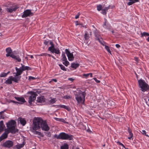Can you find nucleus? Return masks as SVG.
I'll list each match as a JSON object with an SVG mask.
<instances>
[{"label":"nucleus","instance_id":"1","mask_svg":"<svg viewBox=\"0 0 149 149\" xmlns=\"http://www.w3.org/2000/svg\"><path fill=\"white\" fill-rule=\"evenodd\" d=\"M86 93L85 91H82L79 90L75 94V99L78 103H84Z\"/></svg>","mask_w":149,"mask_h":149},{"label":"nucleus","instance_id":"2","mask_svg":"<svg viewBox=\"0 0 149 149\" xmlns=\"http://www.w3.org/2000/svg\"><path fill=\"white\" fill-rule=\"evenodd\" d=\"M43 120L41 118L35 117L33 120V130H39Z\"/></svg>","mask_w":149,"mask_h":149},{"label":"nucleus","instance_id":"3","mask_svg":"<svg viewBox=\"0 0 149 149\" xmlns=\"http://www.w3.org/2000/svg\"><path fill=\"white\" fill-rule=\"evenodd\" d=\"M55 138L57 139H61L62 140H72L73 139V136L72 135H69L65 132H61L58 135L55 134L54 136Z\"/></svg>","mask_w":149,"mask_h":149},{"label":"nucleus","instance_id":"4","mask_svg":"<svg viewBox=\"0 0 149 149\" xmlns=\"http://www.w3.org/2000/svg\"><path fill=\"white\" fill-rule=\"evenodd\" d=\"M139 87L143 92L147 91L149 89V86L144 80L140 79L138 80Z\"/></svg>","mask_w":149,"mask_h":149},{"label":"nucleus","instance_id":"5","mask_svg":"<svg viewBox=\"0 0 149 149\" xmlns=\"http://www.w3.org/2000/svg\"><path fill=\"white\" fill-rule=\"evenodd\" d=\"M18 53L17 51H12V50L10 48V57L13 58L16 60L18 62H20L21 61V59L19 57L17 56L16 55L18 54Z\"/></svg>","mask_w":149,"mask_h":149},{"label":"nucleus","instance_id":"6","mask_svg":"<svg viewBox=\"0 0 149 149\" xmlns=\"http://www.w3.org/2000/svg\"><path fill=\"white\" fill-rule=\"evenodd\" d=\"M28 93L31 95V96H30L29 98L28 102L30 106H32V102L36 100V97L38 95L36 93L32 91L29 92Z\"/></svg>","mask_w":149,"mask_h":149},{"label":"nucleus","instance_id":"7","mask_svg":"<svg viewBox=\"0 0 149 149\" xmlns=\"http://www.w3.org/2000/svg\"><path fill=\"white\" fill-rule=\"evenodd\" d=\"M7 128L5 130V132L0 137V142L3 140L6 139L8 137V135L9 133V121L6 123Z\"/></svg>","mask_w":149,"mask_h":149},{"label":"nucleus","instance_id":"8","mask_svg":"<svg viewBox=\"0 0 149 149\" xmlns=\"http://www.w3.org/2000/svg\"><path fill=\"white\" fill-rule=\"evenodd\" d=\"M41 128L42 130L46 131H48L50 129V128L47 124L46 120L43 121L41 125Z\"/></svg>","mask_w":149,"mask_h":149},{"label":"nucleus","instance_id":"9","mask_svg":"<svg viewBox=\"0 0 149 149\" xmlns=\"http://www.w3.org/2000/svg\"><path fill=\"white\" fill-rule=\"evenodd\" d=\"M33 15V13L31 12V10L29 9H27L25 10L22 16V18H26L28 17H30Z\"/></svg>","mask_w":149,"mask_h":149},{"label":"nucleus","instance_id":"10","mask_svg":"<svg viewBox=\"0 0 149 149\" xmlns=\"http://www.w3.org/2000/svg\"><path fill=\"white\" fill-rule=\"evenodd\" d=\"M19 8V6L16 3L11 4L10 3V13L15 11Z\"/></svg>","mask_w":149,"mask_h":149},{"label":"nucleus","instance_id":"11","mask_svg":"<svg viewBox=\"0 0 149 149\" xmlns=\"http://www.w3.org/2000/svg\"><path fill=\"white\" fill-rule=\"evenodd\" d=\"M65 52L68 57V60L70 61H73L74 60V57L72 53H70L67 49H65Z\"/></svg>","mask_w":149,"mask_h":149},{"label":"nucleus","instance_id":"12","mask_svg":"<svg viewBox=\"0 0 149 149\" xmlns=\"http://www.w3.org/2000/svg\"><path fill=\"white\" fill-rule=\"evenodd\" d=\"M16 126H13L10 127V133L13 134H15L18 132L19 130L16 128Z\"/></svg>","mask_w":149,"mask_h":149},{"label":"nucleus","instance_id":"13","mask_svg":"<svg viewBox=\"0 0 149 149\" xmlns=\"http://www.w3.org/2000/svg\"><path fill=\"white\" fill-rule=\"evenodd\" d=\"M6 129V127L3 124V121H1L0 122V134Z\"/></svg>","mask_w":149,"mask_h":149},{"label":"nucleus","instance_id":"14","mask_svg":"<svg viewBox=\"0 0 149 149\" xmlns=\"http://www.w3.org/2000/svg\"><path fill=\"white\" fill-rule=\"evenodd\" d=\"M14 97L20 103H19V104H22L26 102L24 98L23 97Z\"/></svg>","mask_w":149,"mask_h":149},{"label":"nucleus","instance_id":"15","mask_svg":"<svg viewBox=\"0 0 149 149\" xmlns=\"http://www.w3.org/2000/svg\"><path fill=\"white\" fill-rule=\"evenodd\" d=\"M45 101V98L43 96H41L37 97V102L39 103L44 102Z\"/></svg>","mask_w":149,"mask_h":149},{"label":"nucleus","instance_id":"16","mask_svg":"<svg viewBox=\"0 0 149 149\" xmlns=\"http://www.w3.org/2000/svg\"><path fill=\"white\" fill-rule=\"evenodd\" d=\"M90 34H89L88 32L87 31L85 32V34L84 35V38L85 40H87L90 37V36H91L92 35V32L90 31L89 32Z\"/></svg>","mask_w":149,"mask_h":149},{"label":"nucleus","instance_id":"17","mask_svg":"<svg viewBox=\"0 0 149 149\" xmlns=\"http://www.w3.org/2000/svg\"><path fill=\"white\" fill-rule=\"evenodd\" d=\"M21 78V76H15L14 77H12V80L15 83H18Z\"/></svg>","mask_w":149,"mask_h":149},{"label":"nucleus","instance_id":"18","mask_svg":"<svg viewBox=\"0 0 149 149\" xmlns=\"http://www.w3.org/2000/svg\"><path fill=\"white\" fill-rule=\"evenodd\" d=\"M15 69L17 72L15 74L16 76L20 75L22 73L23 71L20 68H18L17 67H15Z\"/></svg>","mask_w":149,"mask_h":149},{"label":"nucleus","instance_id":"19","mask_svg":"<svg viewBox=\"0 0 149 149\" xmlns=\"http://www.w3.org/2000/svg\"><path fill=\"white\" fill-rule=\"evenodd\" d=\"M48 51H50L52 53H55L57 54H59L60 53L59 49H56L55 47L51 49V50Z\"/></svg>","mask_w":149,"mask_h":149},{"label":"nucleus","instance_id":"20","mask_svg":"<svg viewBox=\"0 0 149 149\" xmlns=\"http://www.w3.org/2000/svg\"><path fill=\"white\" fill-rule=\"evenodd\" d=\"M18 119L20 121V124L23 126H24L25 125L26 122L24 118L20 117Z\"/></svg>","mask_w":149,"mask_h":149},{"label":"nucleus","instance_id":"21","mask_svg":"<svg viewBox=\"0 0 149 149\" xmlns=\"http://www.w3.org/2000/svg\"><path fill=\"white\" fill-rule=\"evenodd\" d=\"M108 106L112 108L115 107V104L114 102L112 101H109L107 103Z\"/></svg>","mask_w":149,"mask_h":149},{"label":"nucleus","instance_id":"22","mask_svg":"<svg viewBox=\"0 0 149 149\" xmlns=\"http://www.w3.org/2000/svg\"><path fill=\"white\" fill-rule=\"evenodd\" d=\"M22 67L21 68L23 71L25 70H31V69L30 67L28 66H25L24 65H23L22 64H21Z\"/></svg>","mask_w":149,"mask_h":149},{"label":"nucleus","instance_id":"23","mask_svg":"<svg viewBox=\"0 0 149 149\" xmlns=\"http://www.w3.org/2000/svg\"><path fill=\"white\" fill-rule=\"evenodd\" d=\"M37 130H33V129L32 132H33L34 134H37L39 136H40L42 137H43V135L42 134V133L40 132L36 131Z\"/></svg>","mask_w":149,"mask_h":149},{"label":"nucleus","instance_id":"24","mask_svg":"<svg viewBox=\"0 0 149 149\" xmlns=\"http://www.w3.org/2000/svg\"><path fill=\"white\" fill-rule=\"evenodd\" d=\"M2 146L5 148H9V140L6 141L2 144Z\"/></svg>","mask_w":149,"mask_h":149},{"label":"nucleus","instance_id":"25","mask_svg":"<svg viewBox=\"0 0 149 149\" xmlns=\"http://www.w3.org/2000/svg\"><path fill=\"white\" fill-rule=\"evenodd\" d=\"M13 126H16V122L15 120H10V127Z\"/></svg>","mask_w":149,"mask_h":149},{"label":"nucleus","instance_id":"26","mask_svg":"<svg viewBox=\"0 0 149 149\" xmlns=\"http://www.w3.org/2000/svg\"><path fill=\"white\" fill-rule=\"evenodd\" d=\"M128 131L130 136V137L128 138V139H130L133 136V134L132 132V130L129 127L128 128Z\"/></svg>","mask_w":149,"mask_h":149},{"label":"nucleus","instance_id":"27","mask_svg":"<svg viewBox=\"0 0 149 149\" xmlns=\"http://www.w3.org/2000/svg\"><path fill=\"white\" fill-rule=\"evenodd\" d=\"M79 65L78 63H72L71 64V67L73 68L76 69L79 66Z\"/></svg>","mask_w":149,"mask_h":149},{"label":"nucleus","instance_id":"28","mask_svg":"<svg viewBox=\"0 0 149 149\" xmlns=\"http://www.w3.org/2000/svg\"><path fill=\"white\" fill-rule=\"evenodd\" d=\"M68 145L67 144H64L61 146V149H68Z\"/></svg>","mask_w":149,"mask_h":149},{"label":"nucleus","instance_id":"29","mask_svg":"<svg viewBox=\"0 0 149 149\" xmlns=\"http://www.w3.org/2000/svg\"><path fill=\"white\" fill-rule=\"evenodd\" d=\"M24 145V144L23 143L19 144V145H17L15 147L17 149H20V148H22Z\"/></svg>","mask_w":149,"mask_h":149},{"label":"nucleus","instance_id":"30","mask_svg":"<svg viewBox=\"0 0 149 149\" xmlns=\"http://www.w3.org/2000/svg\"><path fill=\"white\" fill-rule=\"evenodd\" d=\"M62 58L61 59H62V61H64L66 60H67V58L65 56V53L64 52H63L62 53Z\"/></svg>","mask_w":149,"mask_h":149},{"label":"nucleus","instance_id":"31","mask_svg":"<svg viewBox=\"0 0 149 149\" xmlns=\"http://www.w3.org/2000/svg\"><path fill=\"white\" fill-rule=\"evenodd\" d=\"M9 73V71H8L7 73L2 72L0 74L1 77H6L7 75Z\"/></svg>","mask_w":149,"mask_h":149},{"label":"nucleus","instance_id":"32","mask_svg":"<svg viewBox=\"0 0 149 149\" xmlns=\"http://www.w3.org/2000/svg\"><path fill=\"white\" fill-rule=\"evenodd\" d=\"M50 44L51 45V46L49 47L48 49V50H51V49L54 47V44H53V42L52 41H50Z\"/></svg>","mask_w":149,"mask_h":149},{"label":"nucleus","instance_id":"33","mask_svg":"<svg viewBox=\"0 0 149 149\" xmlns=\"http://www.w3.org/2000/svg\"><path fill=\"white\" fill-rule=\"evenodd\" d=\"M94 33L95 37H96L95 39H97V38L100 36V35L97 33V29H96L94 31Z\"/></svg>","mask_w":149,"mask_h":149},{"label":"nucleus","instance_id":"34","mask_svg":"<svg viewBox=\"0 0 149 149\" xmlns=\"http://www.w3.org/2000/svg\"><path fill=\"white\" fill-rule=\"evenodd\" d=\"M141 37H143L144 36H149V33L147 32H144L143 33H141Z\"/></svg>","mask_w":149,"mask_h":149},{"label":"nucleus","instance_id":"35","mask_svg":"<svg viewBox=\"0 0 149 149\" xmlns=\"http://www.w3.org/2000/svg\"><path fill=\"white\" fill-rule=\"evenodd\" d=\"M100 36L99 37L97 38V39H95L96 40H98V41L99 42L102 44V45H103V46H104V44L103 43V42H104L102 41V39H100Z\"/></svg>","mask_w":149,"mask_h":149},{"label":"nucleus","instance_id":"36","mask_svg":"<svg viewBox=\"0 0 149 149\" xmlns=\"http://www.w3.org/2000/svg\"><path fill=\"white\" fill-rule=\"evenodd\" d=\"M97 9L98 11L101 10L102 8V5L100 4L97 5Z\"/></svg>","mask_w":149,"mask_h":149},{"label":"nucleus","instance_id":"37","mask_svg":"<svg viewBox=\"0 0 149 149\" xmlns=\"http://www.w3.org/2000/svg\"><path fill=\"white\" fill-rule=\"evenodd\" d=\"M59 66L60 67V68L61 70H63L64 71H66V69L65 68V66L63 65L62 64H59Z\"/></svg>","mask_w":149,"mask_h":149},{"label":"nucleus","instance_id":"38","mask_svg":"<svg viewBox=\"0 0 149 149\" xmlns=\"http://www.w3.org/2000/svg\"><path fill=\"white\" fill-rule=\"evenodd\" d=\"M60 107L64 108L65 109L68 110V107L67 106L64 105H60L59 106Z\"/></svg>","mask_w":149,"mask_h":149},{"label":"nucleus","instance_id":"39","mask_svg":"<svg viewBox=\"0 0 149 149\" xmlns=\"http://www.w3.org/2000/svg\"><path fill=\"white\" fill-rule=\"evenodd\" d=\"M6 52L7 53L6 56L7 57L9 56V47H8L6 49Z\"/></svg>","mask_w":149,"mask_h":149},{"label":"nucleus","instance_id":"40","mask_svg":"<svg viewBox=\"0 0 149 149\" xmlns=\"http://www.w3.org/2000/svg\"><path fill=\"white\" fill-rule=\"evenodd\" d=\"M105 49L109 53H110L111 54V51H110L109 48L108 46L105 45Z\"/></svg>","mask_w":149,"mask_h":149},{"label":"nucleus","instance_id":"41","mask_svg":"<svg viewBox=\"0 0 149 149\" xmlns=\"http://www.w3.org/2000/svg\"><path fill=\"white\" fill-rule=\"evenodd\" d=\"M63 98L64 99H71V96L69 95H66L64 96Z\"/></svg>","mask_w":149,"mask_h":149},{"label":"nucleus","instance_id":"42","mask_svg":"<svg viewBox=\"0 0 149 149\" xmlns=\"http://www.w3.org/2000/svg\"><path fill=\"white\" fill-rule=\"evenodd\" d=\"M65 62H64L63 63V64H64L66 66H68V65L69 64V62L67 61V60L64 61Z\"/></svg>","mask_w":149,"mask_h":149},{"label":"nucleus","instance_id":"43","mask_svg":"<svg viewBox=\"0 0 149 149\" xmlns=\"http://www.w3.org/2000/svg\"><path fill=\"white\" fill-rule=\"evenodd\" d=\"M56 101L55 98H53L51 99L50 101L49 102L51 104L54 103Z\"/></svg>","mask_w":149,"mask_h":149},{"label":"nucleus","instance_id":"44","mask_svg":"<svg viewBox=\"0 0 149 149\" xmlns=\"http://www.w3.org/2000/svg\"><path fill=\"white\" fill-rule=\"evenodd\" d=\"M129 1L127 3V4L128 6H130L134 3V2L132 0H129Z\"/></svg>","mask_w":149,"mask_h":149},{"label":"nucleus","instance_id":"45","mask_svg":"<svg viewBox=\"0 0 149 149\" xmlns=\"http://www.w3.org/2000/svg\"><path fill=\"white\" fill-rule=\"evenodd\" d=\"M102 13L104 15H105L107 14V11L105 10L104 9L102 10Z\"/></svg>","mask_w":149,"mask_h":149},{"label":"nucleus","instance_id":"46","mask_svg":"<svg viewBox=\"0 0 149 149\" xmlns=\"http://www.w3.org/2000/svg\"><path fill=\"white\" fill-rule=\"evenodd\" d=\"M142 134L143 135H144L147 136L149 137V136H148V134H146V132L145 130H142Z\"/></svg>","mask_w":149,"mask_h":149},{"label":"nucleus","instance_id":"47","mask_svg":"<svg viewBox=\"0 0 149 149\" xmlns=\"http://www.w3.org/2000/svg\"><path fill=\"white\" fill-rule=\"evenodd\" d=\"M4 112V111H2L0 112V119L3 118V116L2 114V113Z\"/></svg>","mask_w":149,"mask_h":149},{"label":"nucleus","instance_id":"48","mask_svg":"<svg viewBox=\"0 0 149 149\" xmlns=\"http://www.w3.org/2000/svg\"><path fill=\"white\" fill-rule=\"evenodd\" d=\"M55 119L56 120L58 121H60L61 122H63V121H64V120L63 119H60L58 118H55Z\"/></svg>","mask_w":149,"mask_h":149},{"label":"nucleus","instance_id":"49","mask_svg":"<svg viewBox=\"0 0 149 149\" xmlns=\"http://www.w3.org/2000/svg\"><path fill=\"white\" fill-rule=\"evenodd\" d=\"M80 25L81 26V27H84L85 28H87V27L86 26H84L82 24H76V25Z\"/></svg>","mask_w":149,"mask_h":149},{"label":"nucleus","instance_id":"50","mask_svg":"<svg viewBox=\"0 0 149 149\" xmlns=\"http://www.w3.org/2000/svg\"><path fill=\"white\" fill-rule=\"evenodd\" d=\"M10 102H13L15 104H19V103L18 102H17V101H15L13 100H10Z\"/></svg>","mask_w":149,"mask_h":149},{"label":"nucleus","instance_id":"51","mask_svg":"<svg viewBox=\"0 0 149 149\" xmlns=\"http://www.w3.org/2000/svg\"><path fill=\"white\" fill-rule=\"evenodd\" d=\"M47 54L46 53H42L39 55V56H47Z\"/></svg>","mask_w":149,"mask_h":149},{"label":"nucleus","instance_id":"52","mask_svg":"<svg viewBox=\"0 0 149 149\" xmlns=\"http://www.w3.org/2000/svg\"><path fill=\"white\" fill-rule=\"evenodd\" d=\"M89 73L87 74H84L83 76L85 77L86 78H87V77L89 76Z\"/></svg>","mask_w":149,"mask_h":149},{"label":"nucleus","instance_id":"53","mask_svg":"<svg viewBox=\"0 0 149 149\" xmlns=\"http://www.w3.org/2000/svg\"><path fill=\"white\" fill-rule=\"evenodd\" d=\"M93 79L97 83H99L100 82V81L98 80L96 78H94Z\"/></svg>","mask_w":149,"mask_h":149},{"label":"nucleus","instance_id":"54","mask_svg":"<svg viewBox=\"0 0 149 149\" xmlns=\"http://www.w3.org/2000/svg\"><path fill=\"white\" fill-rule=\"evenodd\" d=\"M13 146V142L12 141H10V148L11 147Z\"/></svg>","mask_w":149,"mask_h":149},{"label":"nucleus","instance_id":"55","mask_svg":"<svg viewBox=\"0 0 149 149\" xmlns=\"http://www.w3.org/2000/svg\"><path fill=\"white\" fill-rule=\"evenodd\" d=\"M36 79V78L35 77H32L31 76H30L29 77V79L30 80H31V79L34 80V79Z\"/></svg>","mask_w":149,"mask_h":149},{"label":"nucleus","instance_id":"56","mask_svg":"<svg viewBox=\"0 0 149 149\" xmlns=\"http://www.w3.org/2000/svg\"><path fill=\"white\" fill-rule=\"evenodd\" d=\"M5 83L7 84H9V78H8L5 81Z\"/></svg>","mask_w":149,"mask_h":149},{"label":"nucleus","instance_id":"57","mask_svg":"<svg viewBox=\"0 0 149 149\" xmlns=\"http://www.w3.org/2000/svg\"><path fill=\"white\" fill-rule=\"evenodd\" d=\"M80 14L79 13L77 15H76L75 17V18L76 19H77L79 17V16L80 15Z\"/></svg>","mask_w":149,"mask_h":149},{"label":"nucleus","instance_id":"58","mask_svg":"<svg viewBox=\"0 0 149 149\" xmlns=\"http://www.w3.org/2000/svg\"><path fill=\"white\" fill-rule=\"evenodd\" d=\"M109 8L111 9H113L115 7V6L114 5L111 6L109 5Z\"/></svg>","mask_w":149,"mask_h":149},{"label":"nucleus","instance_id":"59","mask_svg":"<svg viewBox=\"0 0 149 149\" xmlns=\"http://www.w3.org/2000/svg\"><path fill=\"white\" fill-rule=\"evenodd\" d=\"M105 9V10L107 11H108V10L109 9H110L109 8V6L108 7H106L104 8Z\"/></svg>","mask_w":149,"mask_h":149},{"label":"nucleus","instance_id":"60","mask_svg":"<svg viewBox=\"0 0 149 149\" xmlns=\"http://www.w3.org/2000/svg\"><path fill=\"white\" fill-rule=\"evenodd\" d=\"M12 81H13V80H12V76L10 77V84L12 83Z\"/></svg>","mask_w":149,"mask_h":149},{"label":"nucleus","instance_id":"61","mask_svg":"<svg viewBox=\"0 0 149 149\" xmlns=\"http://www.w3.org/2000/svg\"><path fill=\"white\" fill-rule=\"evenodd\" d=\"M134 60L137 63L139 62L138 59L137 57H134Z\"/></svg>","mask_w":149,"mask_h":149},{"label":"nucleus","instance_id":"62","mask_svg":"<svg viewBox=\"0 0 149 149\" xmlns=\"http://www.w3.org/2000/svg\"><path fill=\"white\" fill-rule=\"evenodd\" d=\"M68 80L70 81H73L74 80V79H73L72 78H70L68 79Z\"/></svg>","mask_w":149,"mask_h":149},{"label":"nucleus","instance_id":"63","mask_svg":"<svg viewBox=\"0 0 149 149\" xmlns=\"http://www.w3.org/2000/svg\"><path fill=\"white\" fill-rule=\"evenodd\" d=\"M48 42H49L48 41H45L44 42V43L45 45H47L48 44Z\"/></svg>","mask_w":149,"mask_h":149},{"label":"nucleus","instance_id":"64","mask_svg":"<svg viewBox=\"0 0 149 149\" xmlns=\"http://www.w3.org/2000/svg\"><path fill=\"white\" fill-rule=\"evenodd\" d=\"M134 2V3H135L139 2V0H132Z\"/></svg>","mask_w":149,"mask_h":149}]
</instances>
